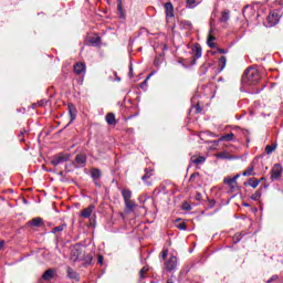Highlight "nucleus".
<instances>
[{"label":"nucleus","instance_id":"nucleus-1","mask_svg":"<svg viewBox=\"0 0 283 283\" xmlns=\"http://www.w3.org/2000/svg\"><path fill=\"white\" fill-rule=\"evenodd\" d=\"M242 85L247 87H251L253 85H258L260 83V71L255 67H249L242 75L241 78Z\"/></svg>","mask_w":283,"mask_h":283},{"label":"nucleus","instance_id":"nucleus-2","mask_svg":"<svg viewBox=\"0 0 283 283\" xmlns=\"http://www.w3.org/2000/svg\"><path fill=\"white\" fill-rule=\"evenodd\" d=\"M280 23V13L277 11H271L264 22L265 28H275Z\"/></svg>","mask_w":283,"mask_h":283},{"label":"nucleus","instance_id":"nucleus-3","mask_svg":"<svg viewBox=\"0 0 283 283\" xmlns=\"http://www.w3.org/2000/svg\"><path fill=\"white\" fill-rule=\"evenodd\" d=\"M70 160V155L60 153L51 158V165L53 167H59V165H63V163H67Z\"/></svg>","mask_w":283,"mask_h":283},{"label":"nucleus","instance_id":"nucleus-4","mask_svg":"<svg viewBox=\"0 0 283 283\" xmlns=\"http://www.w3.org/2000/svg\"><path fill=\"white\" fill-rule=\"evenodd\" d=\"M178 268V258L175 255H171L166 262H165V269L168 271V273H171L172 271H176Z\"/></svg>","mask_w":283,"mask_h":283},{"label":"nucleus","instance_id":"nucleus-5","mask_svg":"<svg viewBox=\"0 0 283 283\" xmlns=\"http://www.w3.org/2000/svg\"><path fill=\"white\" fill-rule=\"evenodd\" d=\"M282 165L280 164H275L271 170V179L272 180H280V178H282Z\"/></svg>","mask_w":283,"mask_h":283},{"label":"nucleus","instance_id":"nucleus-6","mask_svg":"<svg viewBox=\"0 0 283 283\" xmlns=\"http://www.w3.org/2000/svg\"><path fill=\"white\" fill-rule=\"evenodd\" d=\"M231 142H235V134H233V133L222 135L214 143L218 145V143H231Z\"/></svg>","mask_w":283,"mask_h":283},{"label":"nucleus","instance_id":"nucleus-7","mask_svg":"<svg viewBox=\"0 0 283 283\" xmlns=\"http://www.w3.org/2000/svg\"><path fill=\"white\" fill-rule=\"evenodd\" d=\"M67 107H69V114H70V118H71L69 125H72V123H74V120H76L77 111H76V106H74V104H69Z\"/></svg>","mask_w":283,"mask_h":283},{"label":"nucleus","instance_id":"nucleus-8","mask_svg":"<svg viewBox=\"0 0 283 283\" xmlns=\"http://www.w3.org/2000/svg\"><path fill=\"white\" fill-rule=\"evenodd\" d=\"M192 54L195 56L193 63H196V61L202 56V46H200L198 43L195 44L192 48Z\"/></svg>","mask_w":283,"mask_h":283},{"label":"nucleus","instance_id":"nucleus-9","mask_svg":"<svg viewBox=\"0 0 283 283\" xmlns=\"http://www.w3.org/2000/svg\"><path fill=\"white\" fill-rule=\"evenodd\" d=\"M74 74L81 75L85 74V63L78 62L73 66Z\"/></svg>","mask_w":283,"mask_h":283},{"label":"nucleus","instance_id":"nucleus-10","mask_svg":"<svg viewBox=\"0 0 283 283\" xmlns=\"http://www.w3.org/2000/svg\"><path fill=\"white\" fill-rule=\"evenodd\" d=\"M166 17L167 19H174V4L171 2L165 3Z\"/></svg>","mask_w":283,"mask_h":283},{"label":"nucleus","instance_id":"nucleus-11","mask_svg":"<svg viewBox=\"0 0 283 283\" xmlns=\"http://www.w3.org/2000/svg\"><path fill=\"white\" fill-rule=\"evenodd\" d=\"M190 161L198 167L200 165H205V163H207V158L203 156H192Z\"/></svg>","mask_w":283,"mask_h":283},{"label":"nucleus","instance_id":"nucleus-12","mask_svg":"<svg viewBox=\"0 0 283 283\" xmlns=\"http://www.w3.org/2000/svg\"><path fill=\"white\" fill-rule=\"evenodd\" d=\"M28 227H43V219L41 217H36L28 221Z\"/></svg>","mask_w":283,"mask_h":283},{"label":"nucleus","instance_id":"nucleus-13","mask_svg":"<svg viewBox=\"0 0 283 283\" xmlns=\"http://www.w3.org/2000/svg\"><path fill=\"white\" fill-rule=\"evenodd\" d=\"M75 163H77V165L80 167H85V164L87 163V156L83 155V154H78L75 156Z\"/></svg>","mask_w":283,"mask_h":283},{"label":"nucleus","instance_id":"nucleus-14","mask_svg":"<svg viewBox=\"0 0 283 283\" xmlns=\"http://www.w3.org/2000/svg\"><path fill=\"white\" fill-rule=\"evenodd\" d=\"M92 213H94V206L91 205L87 208L83 209L81 212L82 218H90L92 216Z\"/></svg>","mask_w":283,"mask_h":283},{"label":"nucleus","instance_id":"nucleus-15","mask_svg":"<svg viewBox=\"0 0 283 283\" xmlns=\"http://www.w3.org/2000/svg\"><path fill=\"white\" fill-rule=\"evenodd\" d=\"M91 178H93V181L96 186H98V179L101 178V170L99 169H92L91 170Z\"/></svg>","mask_w":283,"mask_h":283},{"label":"nucleus","instance_id":"nucleus-16","mask_svg":"<svg viewBox=\"0 0 283 283\" xmlns=\"http://www.w3.org/2000/svg\"><path fill=\"white\" fill-rule=\"evenodd\" d=\"M224 185H228L230 189L233 191L238 187V182H235V178H224Z\"/></svg>","mask_w":283,"mask_h":283},{"label":"nucleus","instance_id":"nucleus-17","mask_svg":"<svg viewBox=\"0 0 283 283\" xmlns=\"http://www.w3.org/2000/svg\"><path fill=\"white\" fill-rule=\"evenodd\" d=\"M231 17V13L229 12V10H224L221 12V18L219 19L220 23H227V21H229Z\"/></svg>","mask_w":283,"mask_h":283},{"label":"nucleus","instance_id":"nucleus-18","mask_svg":"<svg viewBox=\"0 0 283 283\" xmlns=\"http://www.w3.org/2000/svg\"><path fill=\"white\" fill-rule=\"evenodd\" d=\"M125 202V207H126V213H132V211H134V207H136V203H134V201H132V199L124 201Z\"/></svg>","mask_w":283,"mask_h":283},{"label":"nucleus","instance_id":"nucleus-19","mask_svg":"<svg viewBox=\"0 0 283 283\" xmlns=\"http://www.w3.org/2000/svg\"><path fill=\"white\" fill-rule=\"evenodd\" d=\"M66 273H67V277H70L71 280H78V273H76L74 269L67 268Z\"/></svg>","mask_w":283,"mask_h":283},{"label":"nucleus","instance_id":"nucleus-20","mask_svg":"<svg viewBox=\"0 0 283 283\" xmlns=\"http://www.w3.org/2000/svg\"><path fill=\"white\" fill-rule=\"evenodd\" d=\"M106 123L108 125H116V115H114V113H108L106 115Z\"/></svg>","mask_w":283,"mask_h":283},{"label":"nucleus","instance_id":"nucleus-21","mask_svg":"<svg viewBox=\"0 0 283 283\" xmlns=\"http://www.w3.org/2000/svg\"><path fill=\"white\" fill-rule=\"evenodd\" d=\"M247 185H249V187H252V189H258V186L260 185V180L250 178L248 182H244V187H247Z\"/></svg>","mask_w":283,"mask_h":283},{"label":"nucleus","instance_id":"nucleus-22","mask_svg":"<svg viewBox=\"0 0 283 283\" xmlns=\"http://www.w3.org/2000/svg\"><path fill=\"white\" fill-rule=\"evenodd\" d=\"M216 156H217V158H220L221 160H231L233 158L227 151H220Z\"/></svg>","mask_w":283,"mask_h":283},{"label":"nucleus","instance_id":"nucleus-23","mask_svg":"<svg viewBox=\"0 0 283 283\" xmlns=\"http://www.w3.org/2000/svg\"><path fill=\"white\" fill-rule=\"evenodd\" d=\"M122 197L124 199V202L127 200H132V190L129 189L122 190Z\"/></svg>","mask_w":283,"mask_h":283},{"label":"nucleus","instance_id":"nucleus-24","mask_svg":"<svg viewBox=\"0 0 283 283\" xmlns=\"http://www.w3.org/2000/svg\"><path fill=\"white\" fill-rule=\"evenodd\" d=\"M42 277L46 281L52 280V277H54V271H52L51 269L46 270Z\"/></svg>","mask_w":283,"mask_h":283},{"label":"nucleus","instance_id":"nucleus-25","mask_svg":"<svg viewBox=\"0 0 283 283\" xmlns=\"http://www.w3.org/2000/svg\"><path fill=\"white\" fill-rule=\"evenodd\" d=\"M260 198H262V189L256 190V191L251 196V200H254V202H259Z\"/></svg>","mask_w":283,"mask_h":283},{"label":"nucleus","instance_id":"nucleus-26","mask_svg":"<svg viewBox=\"0 0 283 283\" xmlns=\"http://www.w3.org/2000/svg\"><path fill=\"white\" fill-rule=\"evenodd\" d=\"M90 43L91 45H93L94 48L101 45V38L99 36H93L90 39Z\"/></svg>","mask_w":283,"mask_h":283},{"label":"nucleus","instance_id":"nucleus-27","mask_svg":"<svg viewBox=\"0 0 283 283\" xmlns=\"http://www.w3.org/2000/svg\"><path fill=\"white\" fill-rule=\"evenodd\" d=\"M275 149H277V144H274V145H268L265 146V153L266 154H273V151H275Z\"/></svg>","mask_w":283,"mask_h":283},{"label":"nucleus","instance_id":"nucleus-28","mask_svg":"<svg viewBox=\"0 0 283 283\" xmlns=\"http://www.w3.org/2000/svg\"><path fill=\"white\" fill-rule=\"evenodd\" d=\"M254 170H255L254 166H249L248 169L242 172V176H253Z\"/></svg>","mask_w":283,"mask_h":283},{"label":"nucleus","instance_id":"nucleus-29","mask_svg":"<svg viewBox=\"0 0 283 283\" xmlns=\"http://www.w3.org/2000/svg\"><path fill=\"white\" fill-rule=\"evenodd\" d=\"M149 178H151V169L146 168L145 175L142 177V180H144V182H145V181L149 180Z\"/></svg>","mask_w":283,"mask_h":283},{"label":"nucleus","instance_id":"nucleus-30","mask_svg":"<svg viewBox=\"0 0 283 283\" xmlns=\"http://www.w3.org/2000/svg\"><path fill=\"white\" fill-rule=\"evenodd\" d=\"M219 66H220V70H224V67H227V56H221L219 59Z\"/></svg>","mask_w":283,"mask_h":283},{"label":"nucleus","instance_id":"nucleus-31","mask_svg":"<svg viewBox=\"0 0 283 283\" xmlns=\"http://www.w3.org/2000/svg\"><path fill=\"white\" fill-rule=\"evenodd\" d=\"M213 41H216V38L213 35H209L208 46L211 48V49L216 48V42H213Z\"/></svg>","mask_w":283,"mask_h":283},{"label":"nucleus","instance_id":"nucleus-32","mask_svg":"<svg viewBox=\"0 0 283 283\" xmlns=\"http://www.w3.org/2000/svg\"><path fill=\"white\" fill-rule=\"evenodd\" d=\"M67 227L66 224H61L52 229V233H61Z\"/></svg>","mask_w":283,"mask_h":283},{"label":"nucleus","instance_id":"nucleus-33","mask_svg":"<svg viewBox=\"0 0 283 283\" xmlns=\"http://www.w3.org/2000/svg\"><path fill=\"white\" fill-rule=\"evenodd\" d=\"M198 178H200V172H193L190 176L189 182H198Z\"/></svg>","mask_w":283,"mask_h":283},{"label":"nucleus","instance_id":"nucleus-34","mask_svg":"<svg viewBox=\"0 0 283 283\" xmlns=\"http://www.w3.org/2000/svg\"><path fill=\"white\" fill-rule=\"evenodd\" d=\"M186 3H187V8H196V0H186Z\"/></svg>","mask_w":283,"mask_h":283},{"label":"nucleus","instance_id":"nucleus-35","mask_svg":"<svg viewBox=\"0 0 283 283\" xmlns=\"http://www.w3.org/2000/svg\"><path fill=\"white\" fill-rule=\"evenodd\" d=\"M277 280H280V276L277 274H274L265 283L277 282Z\"/></svg>","mask_w":283,"mask_h":283},{"label":"nucleus","instance_id":"nucleus-36","mask_svg":"<svg viewBox=\"0 0 283 283\" xmlns=\"http://www.w3.org/2000/svg\"><path fill=\"white\" fill-rule=\"evenodd\" d=\"M177 229H179L180 231H187V223L181 222L177 224Z\"/></svg>","mask_w":283,"mask_h":283},{"label":"nucleus","instance_id":"nucleus-37","mask_svg":"<svg viewBox=\"0 0 283 283\" xmlns=\"http://www.w3.org/2000/svg\"><path fill=\"white\" fill-rule=\"evenodd\" d=\"M161 259L167 260V256L169 255V250L164 249L160 253Z\"/></svg>","mask_w":283,"mask_h":283},{"label":"nucleus","instance_id":"nucleus-38","mask_svg":"<svg viewBox=\"0 0 283 283\" xmlns=\"http://www.w3.org/2000/svg\"><path fill=\"white\" fill-rule=\"evenodd\" d=\"M147 268H143L142 270H140V272H139V276L142 277V280L143 279H145V273H147Z\"/></svg>","mask_w":283,"mask_h":283},{"label":"nucleus","instance_id":"nucleus-39","mask_svg":"<svg viewBox=\"0 0 283 283\" xmlns=\"http://www.w3.org/2000/svg\"><path fill=\"white\" fill-rule=\"evenodd\" d=\"M24 134H28V130L23 129V130L20 132V135H19L20 143H23V140H24V139H23V135H24Z\"/></svg>","mask_w":283,"mask_h":283},{"label":"nucleus","instance_id":"nucleus-40","mask_svg":"<svg viewBox=\"0 0 283 283\" xmlns=\"http://www.w3.org/2000/svg\"><path fill=\"white\" fill-rule=\"evenodd\" d=\"M182 209H184L185 211H191V206L186 202V203L182 205Z\"/></svg>","mask_w":283,"mask_h":283},{"label":"nucleus","instance_id":"nucleus-41","mask_svg":"<svg viewBox=\"0 0 283 283\" xmlns=\"http://www.w3.org/2000/svg\"><path fill=\"white\" fill-rule=\"evenodd\" d=\"M117 11L119 12L120 17H123V3H117Z\"/></svg>","mask_w":283,"mask_h":283},{"label":"nucleus","instance_id":"nucleus-42","mask_svg":"<svg viewBox=\"0 0 283 283\" xmlns=\"http://www.w3.org/2000/svg\"><path fill=\"white\" fill-rule=\"evenodd\" d=\"M217 52H219V54H228L229 53V50L227 49H217Z\"/></svg>","mask_w":283,"mask_h":283},{"label":"nucleus","instance_id":"nucleus-43","mask_svg":"<svg viewBox=\"0 0 283 283\" xmlns=\"http://www.w3.org/2000/svg\"><path fill=\"white\" fill-rule=\"evenodd\" d=\"M151 77V75H148L147 78L139 85V87H145V85H147V81H149V78Z\"/></svg>","mask_w":283,"mask_h":283},{"label":"nucleus","instance_id":"nucleus-44","mask_svg":"<svg viewBox=\"0 0 283 283\" xmlns=\"http://www.w3.org/2000/svg\"><path fill=\"white\" fill-rule=\"evenodd\" d=\"M104 260H105V259L103 258V255H98V256H97V262H98V264L103 265Z\"/></svg>","mask_w":283,"mask_h":283},{"label":"nucleus","instance_id":"nucleus-45","mask_svg":"<svg viewBox=\"0 0 283 283\" xmlns=\"http://www.w3.org/2000/svg\"><path fill=\"white\" fill-rule=\"evenodd\" d=\"M129 78L134 76V67H129V73H128Z\"/></svg>","mask_w":283,"mask_h":283},{"label":"nucleus","instance_id":"nucleus-46","mask_svg":"<svg viewBox=\"0 0 283 283\" xmlns=\"http://www.w3.org/2000/svg\"><path fill=\"white\" fill-rule=\"evenodd\" d=\"M195 198L196 200H202V193L197 192Z\"/></svg>","mask_w":283,"mask_h":283},{"label":"nucleus","instance_id":"nucleus-47","mask_svg":"<svg viewBox=\"0 0 283 283\" xmlns=\"http://www.w3.org/2000/svg\"><path fill=\"white\" fill-rule=\"evenodd\" d=\"M3 247H6V241H0V251L3 249Z\"/></svg>","mask_w":283,"mask_h":283},{"label":"nucleus","instance_id":"nucleus-48","mask_svg":"<svg viewBox=\"0 0 283 283\" xmlns=\"http://www.w3.org/2000/svg\"><path fill=\"white\" fill-rule=\"evenodd\" d=\"M233 178H235V182H238V178H240V175H235Z\"/></svg>","mask_w":283,"mask_h":283},{"label":"nucleus","instance_id":"nucleus-49","mask_svg":"<svg viewBox=\"0 0 283 283\" xmlns=\"http://www.w3.org/2000/svg\"><path fill=\"white\" fill-rule=\"evenodd\" d=\"M243 207H251L250 203H243Z\"/></svg>","mask_w":283,"mask_h":283},{"label":"nucleus","instance_id":"nucleus-50","mask_svg":"<svg viewBox=\"0 0 283 283\" xmlns=\"http://www.w3.org/2000/svg\"><path fill=\"white\" fill-rule=\"evenodd\" d=\"M167 283H174V281H172L171 279H169V280L167 281Z\"/></svg>","mask_w":283,"mask_h":283},{"label":"nucleus","instance_id":"nucleus-51","mask_svg":"<svg viewBox=\"0 0 283 283\" xmlns=\"http://www.w3.org/2000/svg\"><path fill=\"white\" fill-rule=\"evenodd\" d=\"M117 3H123V0H117Z\"/></svg>","mask_w":283,"mask_h":283},{"label":"nucleus","instance_id":"nucleus-52","mask_svg":"<svg viewBox=\"0 0 283 283\" xmlns=\"http://www.w3.org/2000/svg\"><path fill=\"white\" fill-rule=\"evenodd\" d=\"M235 242H240V239H239V240H237Z\"/></svg>","mask_w":283,"mask_h":283}]
</instances>
